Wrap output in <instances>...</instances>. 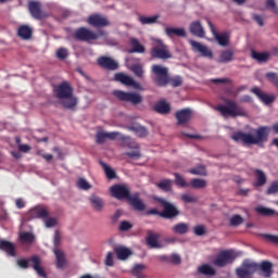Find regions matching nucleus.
<instances>
[{"instance_id":"e2e57ef3","label":"nucleus","mask_w":278,"mask_h":278,"mask_svg":"<svg viewBox=\"0 0 278 278\" xmlns=\"http://www.w3.org/2000/svg\"><path fill=\"white\" fill-rule=\"evenodd\" d=\"M180 198L186 203H195L197 202V198L190 195L189 193L181 194Z\"/></svg>"},{"instance_id":"052dcab7","label":"nucleus","mask_w":278,"mask_h":278,"mask_svg":"<svg viewBox=\"0 0 278 278\" xmlns=\"http://www.w3.org/2000/svg\"><path fill=\"white\" fill-rule=\"evenodd\" d=\"M67 55H68L67 49L63 48V47L60 48L59 50H56V52H55V56L61 60L66 59Z\"/></svg>"},{"instance_id":"7ed1b4c3","label":"nucleus","mask_w":278,"mask_h":278,"mask_svg":"<svg viewBox=\"0 0 278 278\" xmlns=\"http://www.w3.org/2000/svg\"><path fill=\"white\" fill-rule=\"evenodd\" d=\"M29 262H31V268L35 273H37V275H39V277L47 278V274L43 267L41 266V258L37 255L31 256L29 260H18L17 266L22 269H27L29 268Z\"/></svg>"},{"instance_id":"09e8293b","label":"nucleus","mask_w":278,"mask_h":278,"mask_svg":"<svg viewBox=\"0 0 278 278\" xmlns=\"http://www.w3.org/2000/svg\"><path fill=\"white\" fill-rule=\"evenodd\" d=\"M189 173L191 175H199V176H206L207 173H206V168L204 165H198L191 169H189Z\"/></svg>"},{"instance_id":"f257e3e1","label":"nucleus","mask_w":278,"mask_h":278,"mask_svg":"<svg viewBox=\"0 0 278 278\" xmlns=\"http://www.w3.org/2000/svg\"><path fill=\"white\" fill-rule=\"evenodd\" d=\"M270 128L268 126H261L253 129L252 132L237 131L231 135L232 140L241 142L243 146H261L268 140Z\"/></svg>"},{"instance_id":"f704fd0d","label":"nucleus","mask_w":278,"mask_h":278,"mask_svg":"<svg viewBox=\"0 0 278 278\" xmlns=\"http://www.w3.org/2000/svg\"><path fill=\"white\" fill-rule=\"evenodd\" d=\"M254 174L256 175V182L254 184V187L260 188L266 185L267 182V176L262 169H255Z\"/></svg>"},{"instance_id":"49530a36","label":"nucleus","mask_w":278,"mask_h":278,"mask_svg":"<svg viewBox=\"0 0 278 278\" xmlns=\"http://www.w3.org/2000/svg\"><path fill=\"white\" fill-rule=\"evenodd\" d=\"M172 184L173 181L169 179H163L159 184H156V187L164 191V192H170L172 191Z\"/></svg>"},{"instance_id":"dca6fc26","label":"nucleus","mask_w":278,"mask_h":278,"mask_svg":"<svg viewBox=\"0 0 278 278\" xmlns=\"http://www.w3.org/2000/svg\"><path fill=\"white\" fill-rule=\"evenodd\" d=\"M97 63H98V65H100V67L108 70V71H117L119 67L118 63L109 56L98 58Z\"/></svg>"},{"instance_id":"ddd939ff","label":"nucleus","mask_w":278,"mask_h":278,"mask_svg":"<svg viewBox=\"0 0 278 278\" xmlns=\"http://www.w3.org/2000/svg\"><path fill=\"white\" fill-rule=\"evenodd\" d=\"M54 93L59 100H62L64 98L73 96L74 90H73L72 86L68 85V83L64 81V83H61V85H56L54 87Z\"/></svg>"},{"instance_id":"1a4fd4ad","label":"nucleus","mask_w":278,"mask_h":278,"mask_svg":"<svg viewBox=\"0 0 278 278\" xmlns=\"http://www.w3.org/2000/svg\"><path fill=\"white\" fill-rule=\"evenodd\" d=\"M156 201L163 207V211L160 213L161 217L172 219L176 216H179V210L177 208V206H175V204H170L169 202L161 198H156Z\"/></svg>"},{"instance_id":"2f4dec72","label":"nucleus","mask_w":278,"mask_h":278,"mask_svg":"<svg viewBox=\"0 0 278 278\" xmlns=\"http://www.w3.org/2000/svg\"><path fill=\"white\" fill-rule=\"evenodd\" d=\"M159 238H160V235L153 233V232L149 231L148 238H147V244H148L151 249H160L161 245H160V243H159Z\"/></svg>"},{"instance_id":"4468645a","label":"nucleus","mask_w":278,"mask_h":278,"mask_svg":"<svg viewBox=\"0 0 278 278\" xmlns=\"http://www.w3.org/2000/svg\"><path fill=\"white\" fill-rule=\"evenodd\" d=\"M207 24L217 43L220 47H228L230 45L229 35L227 33L218 34V31L215 30L214 24H212L210 20H207Z\"/></svg>"},{"instance_id":"72a5a7b5","label":"nucleus","mask_w":278,"mask_h":278,"mask_svg":"<svg viewBox=\"0 0 278 278\" xmlns=\"http://www.w3.org/2000/svg\"><path fill=\"white\" fill-rule=\"evenodd\" d=\"M115 255L118 260L125 261L129 255H131L130 249L126 247H116L114 249Z\"/></svg>"},{"instance_id":"bb28decb","label":"nucleus","mask_w":278,"mask_h":278,"mask_svg":"<svg viewBox=\"0 0 278 278\" xmlns=\"http://www.w3.org/2000/svg\"><path fill=\"white\" fill-rule=\"evenodd\" d=\"M127 129L130 132H135V136H138L139 138H144L149 134L147 128L140 124H134L131 126H128Z\"/></svg>"},{"instance_id":"f3484780","label":"nucleus","mask_w":278,"mask_h":278,"mask_svg":"<svg viewBox=\"0 0 278 278\" xmlns=\"http://www.w3.org/2000/svg\"><path fill=\"white\" fill-rule=\"evenodd\" d=\"M114 78L116 81L122 83L125 86L134 87L135 89H140V84L136 83L134 78L124 73L115 74Z\"/></svg>"},{"instance_id":"4be33fe9","label":"nucleus","mask_w":278,"mask_h":278,"mask_svg":"<svg viewBox=\"0 0 278 278\" xmlns=\"http://www.w3.org/2000/svg\"><path fill=\"white\" fill-rule=\"evenodd\" d=\"M189 31H190V34H192V36H195L199 38L205 37V29H204L203 25L201 24V22H199V21L192 22L189 25Z\"/></svg>"},{"instance_id":"5701e85b","label":"nucleus","mask_w":278,"mask_h":278,"mask_svg":"<svg viewBox=\"0 0 278 278\" xmlns=\"http://www.w3.org/2000/svg\"><path fill=\"white\" fill-rule=\"evenodd\" d=\"M60 104L65 110H75L78 104V100L74 94H71L68 97L60 99Z\"/></svg>"},{"instance_id":"58836bf2","label":"nucleus","mask_w":278,"mask_h":278,"mask_svg":"<svg viewBox=\"0 0 278 278\" xmlns=\"http://www.w3.org/2000/svg\"><path fill=\"white\" fill-rule=\"evenodd\" d=\"M159 18H160V15H153V16L139 15L138 22L141 25H153L157 23Z\"/></svg>"},{"instance_id":"6ab92c4d","label":"nucleus","mask_w":278,"mask_h":278,"mask_svg":"<svg viewBox=\"0 0 278 278\" xmlns=\"http://www.w3.org/2000/svg\"><path fill=\"white\" fill-rule=\"evenodd\" d=\"M28 9H29V13L31 14V16L34 18L42 20V18H46L47 16H49L47 13L41 11L40 2H30L28 4Z\"/></svg>"},{"instance_id":"6e6552de","label":"nucleus","mask_w":278,"mask_h":278,"mask_svg":"<svg viewBox=\"0 0 278 278\" xmlns=\"http://www.w3.org/2000/svg\"><path fill=\"white\" fill-rule=\"evenodd\" d=\"M152 59L167 60L172 58L168 47L162 40H157L151 49Z\"/></svg>"},{"instance_id":"b1692460","label":"nucleus","mask_w":278,"mask_h":278,"mask_svg":"<svg viewBox=\"0 0 278 278\" xmlns=\"http://www.w3.org/2000/svg\"><path fill=\"white\" fill-rule=\"evenodd\" d=\"M106 137L109 140H122L124 147L130 148L129 136H124L118 131H111V132H106Z\"/></svg>"},{"instance_id":"3c124183","label":"nucleus","mask_w":278,"mask_h":278,"mask_svg":"<svg viewBox=\"0 0 278 278\" xmlns=\"http://www.w3.org/2000/svg\"><path fill=\"white\" fill-rule=\"evenodd\" d=\"M130 71L134 73V75H136L139 78H143L144 75V71L142 65H140L139 63H136L135 65H131Z\"/></svg>"},{"instance_id":"bf43d9fd","label":"nucleus","mask_w":278,"mask_h":278,"mask_svg":"<svg viewBox=\"0 0 278 278\" xmlns=\"http://www.w3.org/2000/svg\"><path fill=\"white\" fill-rule=\"evenodd\" d=\"M278 193V181L273 182L266 189V194H277Z\"/></svg>"},{"instance_id":"423d86ee","label":"nucleus","mask_w":278,"mask_h":278,"mask_svg":"<svg viewBox=\"0 0 278 278\" xmlns=\"http://www.w3.org/2000/svg\"><path fill=\"white\" fill-rule=\"evenodd\" d=\"M113 94L119 101L128 102L132 105H139L142 103V96L136 92H125L122 90H114Z\"/></svg>"},{"instance_id":"393cba45","label":"nucleus","mask_w":278,"mask_h":278,"mask_svg":"<svg viewBox=\"0 0 278 278\" xmlns=\"http://www.w3.org/2000/svg\"><path fill=\"white\" fill-rule=\"evenodd\" d=\"M89 202H90L92 208L94 210V212H97V213L103 212L105 204H104V201L100 197H98L96 194H91L89 197Z\"/></svg>"},{"instance_id":"a211bd4d","label":"nucleus","mask_w":278,"mask_h":278,"mask_svg":"<svg viewBox=\"0 0 278 278\" xmlns=\"http://www.w3.org/2000/svg\"><path fill=\"white\" fill-rule=\"evenodd\" d=\"M130 206L136 212H144L147 208V205L143 203V201L140 199L139 193H132L131 197L128 199Z\"/></svg>"},{"instance_id":"0e129e2a","label":"nucleus","mask_w":278,"mask_h":278,"mask_svg":"<svg viewBox=\"0 0 278 278\" xmlns=\"http://www.w3.org/2000/svg\"><path fill=\"white\" fill-rule=\"evenodd\" d=\"M45 225H46L47 228H53V227H55L58 225V219L56 218H52V217L47 218L45 220Z\"/></svg>"},{"instance_id":"37998d69","label":"nucleus","mask_w":278,"mask_h":278,"mask_svg":"<svg viewBox=\"0 0 278 278\" xmlns=\"http://www.w3.org/2000/svg\"><path fill=\"white\" fill-rule=\"evenodd\" d=\"M255 212L261 214L262 216H274L277 212L270 207H266L264 205H258L255 207Z\"/></svg>"},{"instance_id":"680f3d73","label":"nucleus","mask_w":278,"mask_h":278,"mask_svg":"<svg viewBox=\"0 0 278 278\" xmlns=\"http://www.w3.org/2000/svg\"><path fill=\"white\" fill-rule=\"evenodd\" d=\"M168 84H170L174 88L180 87L182 85V78L179 76H176L174 78H169Z\"/></svg>"},{"instance_id":"f03ea898","label":"nucleus","mask_w":278,"mask_h":278,"mask_svg":"<svg viewBox=\"0 0 278 278\" xmlns=\"http://www.w3.org/2000/svg\"><path fill=\"white\" fill-rule=\"evenodd\" d=\"M225 104H218L215 106V111L219 112L224 117H237V116H247V111L243 106L233 102L232 100H225Z\"/></svg>"},{"instance_id":"f8f14e48","label":"nucleus","mask_w":278,"mask_h":278,"mask_svg":"<svg viewBox=\"0 0 278 278\" xmlns=\"http://www.w3.org/2000/svg\"><path fill=\"white\" fill-rule=\"evenodd\" d=\"M87 23L94 28L110 26V22L106 18V16H104L100 13H94V14L89 15Z\"/></svg>"},{"instance_id":"a18cd8bd","label":"nucleus","mask_w":278,"mask_h":278,"mask_svg":"<svg viewBox=\"0 0 278 278\" xmlns=\"http://www.w3.org/2000/svg\"><path fill=\"white\" fill-rule=\"evenodd\" d=\"M20 240L22 244H30L35 240V236L31 232H21L20 233Z\"/></svg>"},{"instance_id":"338daca9","label":"nucleus","mask_w":278,"mask_h":278,"mask_svg":"<svg viewBox=\"0 0 278 278\" xmlns=\"http://www.w3.org/2000/svg\"><path fill=\"white\" fill-rule=\"evenodd\" d=\"M266 78L269 79L276 87L278 86V78L276 73H267Z\"/></svg>"},{"instance_id":"0eeeda50","label":"nucleus","mask_w":278,"mask_h":278,"mask_svg":"<svg viewBox=\"0 0 278 278\" xmlns=\"http://www.w3.org/2000/svg\"><path fill=\"white\" fill-rule=\"evenodd\" d=\"M235 258L236 254L232 250H223L216 255L213 264L219 268H223L229 264H232Z\"/></svg>"},{"instance_id":"c85d7f7f","label":"nucleus","mask_w":278,"mask_h":278,"mask_svg":"<svg viewBox=\"0 0 278 278\" xmlns=\"http://www.w3.org/2000/svg\"><path fill=\"white\" fill-rule=\"evenodd\" d=\"M0 250L5 252L10 256H16L15 254V245L14 243H11L10 241H0Z\"/></svg>"},{"instance_id":"cd10ccee","label":"nucleus","mask_w":278,"mask_h":278,"mask_svg":"<svg viewBox=\"0 0 278 278\" xmlns=\"http://www.w3.org/2000/svg\"><path fill=\"white\" fill-rule=\"evenodd\" d=\"M129 43L132 47V49H130L128 51V53H144L146 52V47L142 43H140V41L138 39L130 38Z\"/></svg>"},{"instance_id":"864d4df0","label":"nucleus","mask_w":278,"mask_h":278,"mask_svg":"<svg viewBox=\"0 0 278 278\" xmlns=\"http://www.w3.org/2000/svg\"><path fill=\"white\" fill-rule=\"evenodd\" d=\"M190 185L194 189H203L207 184L204 179H192Z\"/></svg>"},{"instance_id":"473e14b6","label":"nucleus","mask_w":278,"mask_h":278,"mask_svg":"<svg viewBox=\"0 0 278 278\" xmlns=\"http://www.w3.org/2000/svg\"><path fill=\"white\" fill-rule=\"evenodd\" d=\"M30 218H46L49 216V212L45 207H34L29 212Z\"/></svg>"},{"instance_id":"774afa93","label":"nucleus","mask_w":278,"mask_h":278,"mask_svg":"<svg viewBox=\"0 0 278 278\" xmlns=\"http://www.w3.org/2000/svg\"><path fill=\"white\" fill-rule=\"evenodd\" d=\"M263 237H264L267 241H269V242H271V243L278 245V236H276V235H263Z\"/></svg>"},{"instance_id":"9d476101","label":"nucleus","mask_w":278,"mask_h":278,"mask_svg":"<svg viewBox=\"0 0 278 278\" xmlns=\"http://www.w3.org/2000/svg\"><path fill=\"white\" fill-rule=\"evenodd\" d=\"M110 192L112 197L118 200H123V199L128 200L129 197H131L130 189L128 188L127 185H113L110 188Z\"/></svg>"},{"instance_id":"7c9ffc66","label":"nucleus","mask_w":278,"mask_h":278,"mask_svg":"<svg viewBox=\"0 0 278 278\" xmlns=\"http://www.w3.org/2000/svg\"><path fill=\"white\" fill-rule=\"evenodd\" d=\"M172 231L175 235L185 236L189 231V224H185V223L175 224V226L172 227Z\"/></svg>"},{"instance_id":"412c9836","label":"nucleus","mask_w":278,"mask_h":278,"mask_svg":"<svg viewBox=\"0 0 278 278\" xmlns=\"http://www.w3.org/2000/svg\"><path fill=\"white\" fill-rule=\"evenodd\" d=\"M251 92L256 94L257 98L265 104V105H269L270 103H273L275 101V97L273 94H267L264 93L262 91V89H260V87H254L251 89Z\"/></svg>"},{"instance_id":"39448f33","label":"nucleus","mask_w":278,"mask_h":278,"mask_svg":"<svg viewBox=\"0 0 278 278\" xmlns=\"http://www.w3.org/2000/svg\"><path fill=\"white\" fill-rule=\"evenodd\" d=\"M152 74L155 76L154 83L159 87H166L169 81L168 68L163 65H152Z\"/></svg>"},{"instance_id":"603ef678","label":"nucleus","mask_w":278,"mask_h":278,"mask_svg":"<svg viewBox=\"0 0 278 278\" xmlns=\"http://www.w3.org/2000/svg\"><path fill=\"white\" fill-rule=\"evenodd\" d=\"M252 58L258 62H266L269 58V54L266 52H255L252 51Z\"/></svg>"},{"instance_id":"aec40b11","label":"nucleus","mask_w":278,"mask_h":278,"mask_svg":"<svg viewBox=\"0 0 278 278\" xmlns=\"http://www.w3.org/2000/svg\"><path fill=\"white\" fill-rule=\"evenodd\" d=\"M175 116H176L178 125H186L187 123L190 122V119L192 117V111L189 108L182 109V110L177 111Z\"/></svg>"},{"instance_id":"c9c22d12","label":"nucleus","mask_w":278,"mask_h":278,"mask_svg":"<svg viewBox=\"0 0 278 278\" xmlns=\"http://www.w3.org/2000/svg\"><path fill=\"white\" fill-rule=\"evenodd\" d=\"M128 149H131L134 151L126 152L125 155H127L128 157H130L132 160H139L141 157V152L139 150L138 143L132 142L131 139H130V147H128Z\"/></svg>"},{"instance_id":"ea45409f","label":"nucleus","mask_w":278,"mask_h":278,"mask_svg":"<svg viewBox=\"0 0 278 278\" xmlns=\"http://www.w3.org/2000/svg\"><path fill=\"white\" fill-rule=\"evenodd\" d=\"M198 274L204 275L205 277H214L216 271L211 265H200L198 267Z\"/></svg>"},{"instance_id":"9b49d317","label":"nucleus","mask_w":278,"mask_h":278,"mask_svg":"<svg viewBox=\"0 0 278 278\" xmlns=\"http://www.w3.org/2000/svg\"><path fill=\"white\" fill-rule=\"evenodd\" d=\"M257 265L254 263H250L244 261L240 268H237V275L240 278H249L251 275H254L257 270Z\"/></svg>"},{"instance_id":"c03bdc74","label":"nucleus","mask_w":278,"mask_h":278,"mask_svg":"<svg viewBox=\"0 0 278 278\" xmlns=\"http://www.w3.org/2000/svg\"><path fill=\"white\" fill-rule=\"evenodd\" d=\"M147 269V266L143 264H137L132 267V275L136 278H144L143 271Z\"/></svg>"},{"instance_id":"79ce46f5","label":"nucleus","mask_w":278,"mask_h":278,"mask_svg":"<svg viewBox=\"0 0 278 278\" xmlns=\"http://www.w3.org/2000/svg\"><path fill=\"white\" fill-rule=\"evenodd\" d=\"M154 111L159 114H168L170 112V105L164 101L154 104Z\"/></svg>"},{"instance_id":"69168bd1","label":"nucleus","mask_w":278,"mask_h":278,"mask_svg":"<svg viewBox=\"0 0 278 278\" xmlns=\"http://www.w3.org/2000/svg\"><path fill=\"white\" fill-rule=\"evenodd\" d=\"M193 232H194V235H197V236H204V235H205V226H202V225H200V226H194Z\"/></svg>"},{"instance_id":"8fccbe9b","label":"nucleus","mask_w":278,"mask_h":278,"mask_svg":"<svg viewBox=\"0 0 278 278\" xmlns=\"http://www.w3.org/2000/svg\"><path fill=\"white\" fill-rule=\"evenodd\" d=\"M100 166L103 167L105 175L109 179H114L116 177V173L112 169L111 166L106 165V163L100 162Z\"/></svg>"},{"instance_id":"c756f323","label":"nucleus","mask_w":278,"mask_h":278,"mask_svg":"<svg viewBox=\"0 0 278 278\" xmlns=\"http://www.w3.org/2000/svg\"><path fill=\"white\" fill-rule=\"evenodd\" d=\"M165 33L168 37H186V29L184 27H166Z\"/></svg>"},{"instance_id":"a19ab883","label":"nucleus","mask_w":278,"mask_h":278,"mask_svg":"<svg viewBox=\"0 0 278 278\" xmlns=\"http://www.w3.org/2000/svg\"><path fill=\"white\" fill-rule=\"evenodd\" d=\"M260 268L263 277L269 278L273 275V264L270 262H263Z\"/></svg>"},{"instance_id":"2eb2a0df","label":"nucleus","mask_w":278,"mask_h":278,"mask_svg":"<svg viewBox=\"0 0 278 278\" xmlns=\"http://www.w3.org/2000/svg\"><path fill=\"white\" fill-rule=\"evenodd\" d=\"M190 45H191L192 49L197 53H199L201 56L213 59V52L206 45H203V43H200V42H197L193 40L190 41Z\"/></svg>"},{"instance_id":"de8ad7c7","label":"nucleus","mask_w":278,"mask_h":278,"mask_svg":"<svg viewBox=\"0 0 278 278\" xmlns=\"http://www.w3.org/2000/svg\"><path fill=\"white\" fill-rule=\"evenodd\" d=\"M76 187L83 191H88L92 189V185L89 181H87L85 178H78V181H76Z\"/></svg>"},{"instance_id":"4d7b16f0","label":"nucleus","mask_w":278,"mask_h":278,"mask_svg":"<svg viewBox=\"0 0 278 278\" xmlns=\"http://www.w3.org/2000/svg\"><path fill=\"white\" fill-rule=\"evenodd\" d=\"M174 176H175V184H176V186H178L180 188L187 187V182H186L185 178L180 174L175 173Z\"/></svg>"},{"instance_id":"a878e982","label":"nucleus","mask_w":278,"mask_h":278,"mask_svg":"<svg viewBox=\"0 0 278 278\" xmlns=\"http://www.w3.org/2000/svg\"><path fill=\"white\" fill-rule=\"evenodd\" d=\"M235 52L231 49L222 50L217 60L219 64H228L233 61Z\"/></svg>"},{"instance_id":"6e6d98bb","label":"nucleus","mask_w":278,"mask_h":278,"mask_svg":"<svg viewBox=\"0 0 278 278\" xmlns=\"http://www.w3.org/2000/svg\"><path fill=\"white\" fill-rule=\"evenodd\" d=\"M243 217L241 215H233L231 218H230V225L232 227H238L240 225L243 224Z\"/></svg>"},{"instance_id":"13d9d810","label":"nucleus","mask_w":278,"mask_h":278,"mask_svg":"<svg viewBox=\"0 0 278 278\" xmlns=\"http://www.w3.org/2000/svg\"><path fill=\"white\" fill-rule=\"evenodd\" d=\"M265 5L269 11H271L274 14H278V8L275 0H266Z\"/></svg>"},{"instance_id":"5fc2aeb1","label":"nucleus","mask_w":278,"mask_h":278,"mask_svg":"<svg viewBox=\"0 0 278 278\" xmlns=\"http://www.w3.org/2000/svg\"><path fill=\"white\" fill-rule=\"evenodd\" d=\"M108 139V132L104 130H100L96 134V142L98 144H103Z\"/></svg>"},{"instance_id":"e433bc0d","label":"nucleus","mask_w":278,"mask_h":278,"mask_svg":"<svg viewBox=\"0 0 278 278\" xmlns=\"http://www.w3.org/2000/svg\"><path fill=\"white\" fill-rule=\"evenodd\" d=\"M18 36L24 40H29L33 36V29L29 25H22L18 28Z\"/></svg>"},{"instance_id":"4c0bfd02","label":"nucleus","mask_w":278,"mask_h":278,"mask_svg":"<svg viewBox=\"0 0 278 278\" xmlns=\"http://www.w3.org/2000/svg\"><path fill=\"white\" fill-rule=\"evenodd\" d=\"M53 254L55 255L56 268H63L65 266V255L59 248H54Z\"/></svg>"},{"instance_id":"20e7f679","label":"nucleus","mask_w":278,"mask_h":278,"mask_svg":"<svg viewBox=\"0 0 278 278\" xmlns=\"http://www.w3.org/2000/svg\"><path fill=\"white\" fill-rule=\"evenodd\" d=\"M101 36H106V33L102 29L98 30V33L87 27H80L75 30V38L80 41L90 42L92 40L99 39Z\"/></svg>"}]
</instances>
